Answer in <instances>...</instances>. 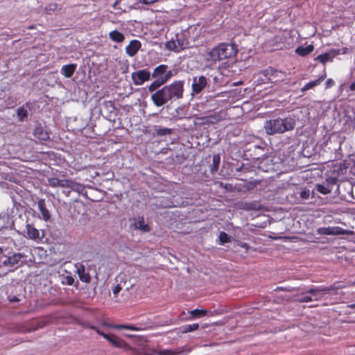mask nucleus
<instances>
[{"label": "nucleus", "mask_w": 355, "mask_h": 355, "mask_svg": "<svg viewBox=\"0 0 355 355\" xmlns=\"http://www.w3.org/2000/svg\"><path fill=\"white\" fill-rule=\"evenodd\" d=\"M236 53L237 49L234 44H219L207 53L205 55L207 65L211 67L217 62L233 58Z\"/></svg>", "instance_id": "nucleus-1"}, {"label": "nucleus", "mask_w": 355, "mask_h": 355, "mask_svg": "<svg viewBox=\"0 0 355 355\" xmlns=\"http://www.w3.org/2000/svg\"><path fill=\"white\" fill-rule=\"evenodd\" d=\"M296 125V117L290 115L285 118H277L268 120L265 122L263 128L269 135L283 134L293 130Z\"/></svg>", "instance_id": "nucleus-2"}, {"label": "nucleus", "mask_w": 355, "mask_h": 355, "mask_svg": "<svg viewBox=\"0 0 355 355\" xmlns=\"http://www.w3.org/2000/svg\"><path fill=\"white\" fill-rule=\"evenodd\" d=\"M167 69L168 66L165 64H160L154 69L152 76L155 80L148 86L149 92H153L173 76L172 71Z\"/></svg>", "instance_id": "nucleus-3"}, {"label": "nucleus", "mask_w": 355, "mask_h": 355, "mask_svg": "<svg viewBox=\"0 0 355 355\" xmlns=\"http://www.w3.org/2000/svg\"><path fill=\"white\" fill-rule=\"evenodd\" d=\"M171 101L182 98L184 92V81H174L170 85L163 87Z\"/></svg>", "instance_id": "nucleus-4"}, {"label": "nucleus", "mask_w": 355, "mask_h": 355, "mask_svg": "<svg viewBox=\"0 0 355 355\" xmlns=\"http://www.w3.org/2000/svg\"><path fill=\"white\" fill-rule=\"evenodd\" d=\"M345 286V285L336 286V284H334L327 287H314L310 288L308 291V293L311 295L313 300L317 301L324 298L331 291L343 288Z\"/></svg>", "instance_id": "nucleus-5"}, {"label": "nucleus", "mask_w": 355, "mask_h": 355, "mask_svg": "<svg viewBox=\"0 0 355 355\" xmlns=\"http://www.w3.org/2000/svg\"><path fill=\"white\" fill-rule=\"evenodd\" d=\"M92 329H94L96 333L99 335L102 336L105 339H106L110 343H111L114 347L118 348H122L124 349H132V347L127 344L123 340L116 336L114 334H105L104 332L100 331L98 328L95 327H91Z\"/></svg>", "instance_id": "nucleus-6"}, {"label": "nucleus", "mask_w": 355, "mask_h": 355, "mask_svg": "<svg viewBox=\"0 0 355 355\" xmlns=\"http://www.w3.org/2000/svg\"><path fill=\"white\" fill-rule=\"evenodd\" d=\"M48 182L50 186L56 187H67L71 188L74 190L82 189V185L74 182L72 180H59L56 178H51L48 179Z\"/></svg>", "instance_id": "nucleus-7"}, {"label": "nucleus", "mask_w": 355, "mask_h": 355, "mask_svg": "<svg viewBox=\"0 0 355 355\" xmlns=\"http://www.w3.org/2000/svg\"><path fill=\"white\" fill-rule=\"evenodd\" d=\"M317 232L321 235H352L353 232L348 230H344L340 227H323L317 230Z\"/></svg>", "instance_id": "nucleus-8"}, {"label": "nucleus", "mask_w": 355, "mask_h": 355, "mask_svg": "<svg viewBox=\"0 0 355 355\" xmlns=\"http://www.w3.org/2000/svg\"><path fill=\"white\" fill-rule=\"evenodd\" d=\"M24 288L21 285H17L8 291V300L10 302H21L24 297Z\"/></svg>", "instance_id": "nucleus-9"}, {"label": "nucleus", "mask_w": 355, "mask_h": 355, "mask_svg": "<svg viewBox=\"0 0 355 355\" xmlns=\"http://www.w3.org/2000/svg\"><path fill=\"white\" fill-rule=\"evenodd\" d=\"M154 92L150 98L157 107H161L168 101H171L163 87Z\"/></svg>", "instance_id": "nucleus-10"}, {"label": "nucleus", "mask_w": 355, "mask_h": 355, "mask_svg": "<svg viewBox=\"0 0 355 355\" xmlns=\"http://www.w3.org/2000/svg\"><path fill=\"white\" fill-rule=\"evenodd\" d=\"M207 78L204 76H194L192 79V95L200 94L207 85Z\"/></svg>", "instance_id": "nucleus-11"}, {"label": "nucleus", "mask_w": 355, "mask_h": 355, "mask_svg": "<svg viewBox=\"0 0 355 355\" xmlns=\"http://www.w3.org/2000/svg\"><path fill=\"white\" fill-rule=\"evenodd\" d=\"M132 79L135 85H141L150 80V73L146 69L139 70L132 73Z\"/></svg>", "instance_id": "nucleus-12"}, {"label": "nucleus", "mask_w": 355, "mask_h": 355, "mask_svg": "<svg viewBox=\"0 0 355 355\" xmlns=\"http://www.w3.org/2000/svg\"><path fill=\"white\" fill-rule=\"evenodd\" d=\"M264 76L268 81L272 83L283 80L285 78V73L274 69L270 68L263 72Z\"/></svg>", "instance_id": "nucleus-13"}, {"label": "nucleus", "mask_w": 355, "mask_h": 355, "mask_svg": "<svg viewBox=\"0 0 355 355\" xmlns=\"http://www.w3.org/2000/svg\"><path fill=\"white\" fill-rule=\"evenodd\" d=\"M166 47L168 50L180 52L186 47V44L184 40L177 37L175 40L171 39L170 41L167 42Z\"/></svg>", "instance_id": "nucleus-14"}, {"label": "nucleus", "mask_w": 355, "mask_h": 355, "mask_svg": "<svg viewBox=\"0 0 355 355\" xmlns=\"http://www.w3.org/2000/svg\"><path fill=\"white\" fill-rule=\"evenodd\" d=\"M340 53V50H331L330 52L319 55L315 58V60L320 62L322 64H325L327 62H331L333 60V58L336 55H338Z\"/></svg>", "instance_id": "nucleus-15"}, {"label": "nucleus", "mask_w": 355, "mask_h": 355, "mask_svg": "<svg viewBox=\"0 0 355 355\" xmlns=\"http://www.w3.org/2000/svg\"><path fill=\"white\" fill-rule=\"evenodd\" d=\"M141 44L139 41L137 40H133L125 47V52L129 56L133 57L136 55L139 49L141 48Z\"/></svg>", "instance_id": "nucleus-16"}, {"label": "nucleus", "mask_w": 355, "mask_h": 355, "mask_svg": "<svg viewBox=\"0 0 355 355\" xmlns=\"http://www.w3.org/2000/svg\"><path fill=\"white\" fill-rule=\"evenodd\" d=\"M23 257V255L20 253L13 254L12 256L6 257L3 260H2V264L3 266H14L17 265Z\"/></svg>", "instance_id": "nucleus-17"}, {"label": "nucleus", "mask_w": 355, "mask_h": 355, "mask_svg": "<svg viewBox=\"0 0 355 355\" xmlns=\"http://www.w3.org/2000/svg\"><path fill=\"white\" fill-rule=\"evenodd\" d=\"M27 236L33 240H40L42 236H40L39 230L31 225H26Z\"/></svg>", "instance_id": "nucleus-18"}, {"label": "nucleus", "mask_w": 355, "mask_h": 355, "mask_svg": "<svg viewBox=\"0 0 355 355\" xmlns=\"http://www.w3.org/2000/svg\"><path fill=\"white\" fill-rule=\"evenodd\" d=\"M134 227L135 229L139 230L144 232H148L150 231L149 226L145 223L144 218L137 217L135 218Z\"/></svg>", "instance_id": "nucleus-19"}, {"label": "nucleus", "mask_w": 355, "mask_h": 355, "mask_svg": "<svg viewBox=\"0 0 355 355\" xmlns=\"http://www.w3.org/2000/svg\"><path fill=\"white\" fill-rule=\"evenodd\" d=\"M76 69V64L64 65L61 68V73L66 78H71Z\"/></svg>", "instance_id": "nucleus-20"}, {"label": "nucleus", "mask_w": 355, "mask_h": 355, "mask_svg": "<svg viewBox=\"0 0 355 355\" xmlns=\"http://www.w3.org/2000/svg\"><path fill=\"white\" fill-rule=\"evenodd\" d=\"M109 37L112 42L117 43L123 42L125 40L124 35L116 30L110 31L109 33Z\"/></svg>", "instance_id": "nucleus-21"}, {"label": "nucleus", "mask_w": 355, "mask_h": 355, "mask_svg": "<svg viewBox=\"0 0 355 355\" xmlns=\"http://www.w3.org/2000/svg\"><path fill=\"white\" fill-rule=\"evenodd\" d=\"M77 272L78 274L80 279L85 283H89L91 280L90 275L85 271L84 266H80L77 268Z\"/></svg>", "instance_id": "nucleus-22"}, {"label": "nucleus", "mask_w": 355, "mask_h": 355, "mask_svg": "<svg viewBox=\"0 0 355 355\" xmlns=\"http://www.w3.org/2000/svg\"><path fill=\"white\" fill-rule=\"evenodd\" d=\"M325 76H326V74H323L322 76H321L319 78H318L317 80H313V81H311L308 83H306L302 88V92H306L309 89H311L312 88H313L314 87L320 84V83L324 80V79L325 78Z\"/></svg>", "instance_id": "nucleus-23"}, {"label": "nucleus", "mask_w": 355, "mask_h": 355, "mask_svg": "<svg viewBox=\"0 0 355 355\" xmlns=\"http://www.w3.org/2000/svg\"><path fill=\"white\" fill-rule=\"evenodd\" d=\"M313 46L312 44H309L306 46H298L296 49L295 52L296 53L301 56H305L311 53L313 51Z\"/></svg>", "instance_id": "nucleus-24"}, {"label": "nucleus", "mask_w": 355, "mask_h": 355, "mask_svg": "<svg viewBox=\"0 0 355 355\" xmlns=\"http://www.w3.org/2000/svg\"><path fill=\"white\" fill-rule=\"evenodd\" d=\"M35 136L42 141H46L49 139V134L44 131L42 127H37L34 130Z\"/></svg>", "instance_id": "nucleus-25"}, {"label": "nucleus", "mask_w": 355, "mask_h": 355, "mask_svg": "<svg viewBox=\"0 0 355 355\" xmlns=\"http://www.w3.org/2000/svg\"><path fill=\"white\" fill-rule=\"evenodd\" d=\"M38 207L44 220H48L50 218L51 215L49 211L45 207L44 202L43 201H40L38 203Z\"/></svg>", "instance_id": "nucleus-26"}, {"label": "nucleus", "mask_w": 355, "mask_h": 355, "mask_svg": "<svg viewBox=\"0 0 355 355\" xmlns=\"http://www.w3.org/2000/svg\"><path fill=\"white\" fill-rule=\"evenodd\" d=\"M155 353L159 354V355H179L182 353L181 351L175 349V350H171V349H164L160 350L157 352H155Z\"/></svg>", "instance_id": "nucleus-27"}, {"label": "nucleus", "mask_w": 355, "mask_h": 355, "mask_svg": "<svg viewBox=\"0 0 355 355\" xmlns=\"http://www.w3.org/2000/svg\"><path fill=\"white\" fill-rule=\"evenodd\" d=\"M17 114L19 121H23L25 118L27 117L28 112L24 107H21L17 109Z\"/></svg>", "instance_id": "nucleus-28"}, {"label": "nucleus", "mask_w": 355, "mask_h": 355, "mask_svg": "<svg viewBox=\"0 0 355 355\" xmlns=\"http://www.w3.org/2000/svg\"><path fill=\"white\" fill-rule=\"evenodd\" d=\"M189 313L193 317L200 318L205 316L207 314V311L204 309H194Z\"/></svg>", "instance_id": "nucleus-29"}, {"label": "nucleus", "mask_w": 355, "mask_h": 355, "mask_svg": "<svg viewBox=\"0 0 355 355\" xmlns=\"http://www.w3.org/2000/svg\"><path fill=\"white\" fill-rule=\"evenodd\" d=\"M199 327V325L198 323L192 324H187L183 327L182 332L183 333H188L193 331H195L198 329Z\"/></svg>", "instance_id": "nucleus-30"}, {"label": "nucleus", "mask_w": 355, "mask_h": 355, "mask_svg": "<svg viewBox=\"0 0 355 355\" xmlns=\"http://www.w3.org/2000/svg\"><path fill=\"white\" fill-rule=\"evenodd\" d=\"M113 328L121 329H125L128 330H132V331H139V329L138 327H136L135 326L132 325H124V324H116L113 326Z\"/></svg>", "instance_id": "nucleus-31"}, {"label": "nucleus", "mask_w": 355, "mask_h": 355, "mask_svg": "<svg viewBox=\"0 0 355 355\" xmlns=\"http://www.w3.org/2000/svg\"><path fill=\"white\" fill-rule=\"evenodd\" d=\"M316 189L322 194H328L331 192V189L322 184H317Z\"/></svg>", "instance_id": "nucleus-32"}, {"label": "nucleus", "mask_w": 355, "mask_h": 355, "mask_svg": "<svg viewBox=\"0 0 355 355\" xmlns=\"http://www.w3.org/2000/svg\"><path fill=\"white\" fill-rule=\"evenodd\" d=\"M219 240L220 244H224L230 241V237L224 232H222L219 234Z\"/></svg>", "instance_id": "nucleus-33"}, {"label": "nucleus", "mask_w": 355, "mask_h": 355, "mask_svg": "<svg viewBox=\"0 0 355 355\" xmlns=\"http://www.w3.org/2000/svg\"><path fill=\"white\" fill-rule=\"evenodd\" d=\"M128 277L125 273H120L116 277V281L118 284L122 285V284H125L127 282Z\"/></svg>", "instance_id": "nucleus-34"}, {"label": "nucleus", "mask_w": 355, "mask_h": 355, "mask_svg": "<svg viewBox=\"0 0 355 355\" xmlns=\"http://www.w3.org/2000/svg\"><path fill=\"white\" fill-rule=\"evenodd\" d=\"M220 163V157L218 155H214L213 157V167L211 168V172L216 171Z\"/></svg>", "instance_id": "nucleus-35"}, {"label": "nucleus", "mask_w": 355, "mask_h": 355, "mask_svg": "<svg viewBox=\"0 0 355 355\" xmlns=\"http://www.w3.org/2000/svg\"><path fill=\"white\" fill-rule=\"evenodd\" d=\"M297 300L300 302H309L313 301L311 295H309L308 293L307 294L302 295L301 297H299Z\"/></svg>", "instance_id": "nucleus-36"}, {"label": "nucleus", "mask_w": 355, "mask_h": 355, "mask_svg": "<svg viewBox=\"0 0 355 355\" xmlns=\"http://www.w3.org/2000/svg\"><path fill=\"white\" fill-rule=\"evenodd\" d=\"M122 288H123L122 285L117 283V284L114 286L112 288L113 294L115 296H116L118 295V293L122 290Z\"/></svg>", "instance_id": "nucleus-37"}, {"label": "nucleus", "mask_w": 355, "mask_h": 355, "mask_svg": "<svg viewBox=\"0 0 355 355\" xmlns=\"http://www.w3.org/2000/svg\"><path fill=\"white\" fill-rule=\"evenodd\" d=\"M300 197L303 199H309L310 197V191L304 190L300 193Z\"/></svg>", "instance_id": "nucleus-38"}, {"label": "nucleus", "mask_w": 355, "mask_h": 355, "mask_svg": "<svg viewBox=\"0 0 355 355\" xmlns=\"http://www.w3.org/2000/svg\"><path fill=\"white\" fill-rule=\"evenodd\" d=\"M139 3H141L145 5L152 4L158 1L159 0H138Z\"/></svg>", "instance_id": "nucleus-39"}, {"label": "nucleus", "mask_w": 355, "mask_h": 355, "mask_svg": "<svg viewBox=\"0 0 355 355\" xmlns=\"http://www.w3.org/2000/svg\"><path fill=\"white\" fill-rule=\"evenodd\" d=\"M158 132L161 135H166V134H170L171 133V130L170 129H168V128H162V129H160Z\"/></svg>", "instance_id": "nucleus-40"}, {"label": "nucleus", "mask_w": 355, "mask_h": 355, "mask_svg": "<svg viewBox=\"0 0 355 355\" xmlns=\"http://www.w3.org/2000/svg\"><path fill=\"white\" fill-rule=\"evenodd\" d=\"M334 85V81L329 78L326 81V86L327 87H331Z\"/></svg>", "instance_id": "nucleus-41"}, {"label": "nucleus", "mask_w": 355, "mask_h": 355, "mask_svg": "<svg viewBox=\"0 0 355 355\" xmlns=\"http://www.w3.org/2000/svg\"><path fill=\"white\" fill-rule=\"evenodd\" d=\"M73 282V279L72 277H67V283L69 285H71Z\"/></svg>", "instance_id": "nucleus-42"}, {"label": "nucleus", "mask_w": 355, "mask_h": 355, "mask_svg": "<svg viewBox=\"0 0 355 355\" xmlns=\"http://www.w3.org/2000/svg\"><path fill=\"white\" fill-rule=\"evenodd\" d=\"M350 89L352 91H355V80L354 82H353L350 85Z\"/></svg>", "instance_id": "nucleus-43"}, {"label": "nucleus", "mask_w": 355, "mask_h": 355, "mask_svg": "<svg viewBox=\"0 0 355 355\" xmlns=\"http://www.w3.org/2000/svg\"><path fill=\"white\" fill-rule=\"evenodd\" d=\"M119 0H116L112 5V8H114V9H116L117 8V5L119 3Z\"/></svg>", "instance_id": "nucleus-44"}, {"label": "nucleus", "mask_w": 355, "mask_h": 355, "mask_svg": "<svg viewBox=\"0 0 355 355\" xmlns=\"http://www.w3.org/2000/svg\"><path fill=\"white\" fill-rule=\"evenodd\" d=\"M241 246L243 247V248H245L247 246V244L246 243H243V244L241 245Z\"/></svg>", "instance_id": "nucleus-45"}, {"label": "nucleus", "mask_w": 355, "mask_h": 355, "mask_svg": "<svg viewBox=\"0 0 355 355\" xmlns=\"http://www.w3.org/2000/svg\"><path fill=\"white\" fill-rule=\"evenodd\" d=\"M3 252V249L0 247V254Z\"/></svg>", "instance_id": "nucleus-46"}, {"label": "nucleus", "mask_w": 355, "mask_h": 355, "mask_svg": "<svg viewBox=\"0 0 355 355\" xmlns=\"http://www.w3.org/2000/svg\"><path fill=\"white\" fill-rule=\"evenodd\" d=\"M126 336H127V337H129V338H130V337H132V335H130V334H128V335H126Z\"/></svg>", "instance_id": "nucleus-47"}]
</instances>
